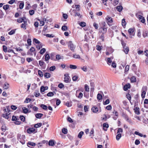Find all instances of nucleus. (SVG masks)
Segmentation results:
<instances>
[{"instance_id":"obj_1","label":"nucleus","mask_w":148,"mask_h":148,"mask_svg":"<svg viewBox=\"0 0 148 148\" xmlns=\"http://www.w3.org/2000/svg\"><path fill=\"white\" fill-rule=\"evenodd\" d=\"M68 43V47L69 49L73 52H75L76 46L73 44L71 41H69Z\"/></svg>"},{"instance_id":"obj_2","label":"nucleus","mask_w":148,"mask_h":148,"mask_svg":"<svg viewBox=\"0 0 148 148\" xmlns=\"http://www.w3.org/2000/svg\"><path fill=\"white\" fill-rule=\"evenodd\" d=\"M27 132L29 134H34L37 132V130L33 127H29L27 129Z\"/></svg>"},{"instance_id":"obj_3","label":"nucleus","mask_w":148,"mask_h":148,"mask_svg":"<svg viewBox=\"0 0 148 148\" xmlns=\"http://www.w3.org/2000/svg\"><path fill=\"white\" fill-rule=\"evenodd\" d=\"M106 19L108 25L109 26H110L111 25L110 24V23H112L113 21L112 18L109 16H107L106 18Z\"/></svg>"},{"instance_id":"obj_4","label":"nucleus","mask_w":148,"mask_h":148,"mask_svg":"<svg viewBox=\"0 0 148 148\" xmlns=\"http://www.w3.org/2000/svg\"><path fill=\"white\" fill-rule=\"evenodd\" d=\"M135 30L134 28H130L128 30V32L130 35L134 36L135 34Z\"/></svg>"},{"instance_id":"obj_5","label":"nucleus","mask_w":148,"mask_h":148,"mask_svg":"<svg viewBox=\"0 0 148 148\" xmlns=\"http://www.w3.org/2000/svg\"><path fill=\"white\" fill-rule=\"evenodd\" d=\"M92 110L94 113H96L98 111H99V112H101V109H100L99 110L97 107L95 106L92 108Z\"/></svg>"},{"instance_id":"obj_6","label":"nucleus","mask_w":148,"mask_h":148,"mask_svg":"<svg viewBox=\"0 0 148 148\" xmlns=\"http://www.w3.org/2000/svg\"><path fill=\"white\" fill-rule=\"evenodd\" d=\"M64 82L66 83H68L69 82L70 77H69L68 76V75L67 74H65L64 75Z\"/></svg>"},{"instance_id":"obj_7","label":"nucleus","mask_w":148,"mask_h":148,"mask_svg":"<svg viewBox=\"0 0 148 148\" xmlns=\"http://www.w3.org/2000/svg\"><path fill=\"white\" fill-rule=\"evenodd\" d=\"M27 21L26 18L25 17H22L19 18L17 20V21L19 23H21L22 22L23 23L24 21Z\"/></svg>"},{"instance_id":"obj_8","label":"nucleus","mask_w":148,"mask_h":148,"mask_svg":"<svg viewBox=\"0 0 148 148\" xmlns=\"http://www.w3.org/2000/svg\"><path fill=\"white\" fill-rule=\"evenodd\" d=\"M137 17L139 20L140 21V22L143 23H145V24H146L145 23V19L143 16L139 15Z\"/></svg>"},{"instance_id":"obj_9","label":"nucleus","mask_w":148,"mask_h":148,"mask_svg":"<svg viewBox=\"0 0 148 148\" xmlns=\"http://www.w3.org/2000/svg\"><path fill=\"white\" fill-rule=\"evenodd\" d=\"M99 32H101L102 34H104L106 32L107 29L104 27L101 28L99 29Z\"/></svg>"},{"instance_id":"obj_10","label":"nucleus","mask_w":148,"mask_h":148,"mask_svg":"<svg viewBox=\"0 0 148 148\" xmlns=\"http://www.w3.org/2000/svg\"><path fill=\"white\" fill-rule=\"evenodd\" d=\"M27 25V21H24L23 23H22L21 25V27L23 28L25 30L26 29V26Z\"/></svg>"},{"instance_id":"obj_11","label":"nucleus","mask_w":148,"mask_h":148,"mask_svg":"<svg viewBox=\"0 0 148 148\" xmlns=\"http://www.w3.org/2000/svg\"><path fill=\"white\" fill-rule=\"evenodd\" d=\"M130 84L129 83L125 84L124 87L123 89L125 91H126L128 89L130 88Z\"/></svg>"},{"instance_id":"obj_12","label":"nucleus","mask_w":148,"mask_h":148,"mask_svg":"<svg viewBox=\"0 0 148 148\" xmlns=\"http://www.w3.org/2000/svg\"><path fill=\"white\" fill-rule=\"evenodd\" d=\"M134 111L135 113L137 115L140 114L139 108L138 107H135L134 109Z\"/></svg>"},{"instance_id":"obj_13","label":"nucleus","mask_w":148,"mask_h":148,"mask_svg":"<svg viewBox=\"0 0 148 148\" xmlns=\"http://www.w3.org/2000/svg\"><path fill=\"white\" fill-rule=\"evenodd\" d=\"M134 134L136 135H138L140 137H143L144 138L146 137V135H143L142 134L139 133L137 131H135L134 132Z\"/></svg>"},{"instance_id":"obj_14","label":"nucleus","mask_w":148,"mask_h":148,"mask_svg":"<svg viewBox=\"0 0 148 148\" xmlns=\"http://www.w3.org/2000/svg\"><path fill=\"white\" fill-rule=\"evenodd\" d=\"M45 57V61H47L50 59V56L49 55L46 53L44 55Z\"/></svg>"},{"instance_id":"obj_15","label":"nucleus","mask_w":148,"mask_h":148,"mask_svg":"<svg viewBox=\"0 0 148 148\" xmlns=\"http://www.w3.org/2000/svg\"><path fill=\"white\" fill-rule=\"evenodd\" d=\"M123 51L126 54H127L129 51L128 47H127L125 48H123Z\"/></svg>"},{"instance_id":"obj_16","label":"nucleus","mask_w":148,"mask_h":148,"mask_svg":"<svg viewBox=\"0 0 148 148\" xmlns=\"http://www.w3.org/2000/svg\"><path fill=\"white\" fill-rule=\"evenodd\" d=\"M36 145V144L35 143L31 142H29L27 144V146L29 147H31V146H34Z\"/></svg>"},{"instance_id":"obj_17","label":"nucleus","mask_w":148,"mask_h":148,"mask_svg":"<svg viewBox=\"0 0 148 148\" xmlns=\"http://www.w3.org/2000/svg\"><path fill=\"white\" fill-rule=\"evenodd\" d=\"M43 115V114L42 113H37L35 114L36 117L38 119L40 118Z\"/></svg>"},{"instance_id":"obj_18","label":"nucleus","mask_w":148,"mask_h":148,"mask_svg":"<svg viewBox=\"0 0 148 148\" xmlns=\"http://www.w3.org/2000/svg\"><path fill=\"white\" fill-rule=\"evenodd\" d=\"M124 117L125 119L126 120L130 123H131L132 122L131 120L129 119L128 116L126 114L124 115Z\"/></svg>"},{"instance_id":"obj_19","label":"nucleus","mask_w":148,"mask_h":148,"mask_svg":"<svg viewBox=\"0 0 148 148\" xmlns=\"http://www.w3.org/2000/svg\"><path fill=\"white\" fill-rule=\"evenodd\" d=\"M50 59L54 61H56V59L55 58V56L53 53H51L50 54Z\"/></svg>"},{"instance_id":"obj_20","label":"nucleus","mask_w":148,"mask_h":148,"mask_svg":"<svg viewBox=\"0 0 148 148\" xmlns=\"http://www.w3.org/2000/svg\"><path fill=\"white\" fill-rule=\"evenodd\" d=\"M16 29H14L12 30L10 32L8 33V34L11 35L14 34L15 33Z\"/></svg>"},{"instance_id":"obj_21","label":"nucleus","mask_w":148,"mask_h":148,"mask_svg":"<svg viewBox=\"0 0 148 148\" xmlns=\"http://www.w3.org/2000/svg\"><path fill=\"white\" fill-rule=\"evenodd\" d=\"M48 88L46 86L45 87L44 86H41L40 88V92L41 93L44 92L46 90L45 88Z\"/></svg>"},{"instance_id":"obj_22","label":"nucleus","mask_w":148,"mask_h":148,"mask_svg":"<svg viewBox=\"0 0 148 148\" xmlns=\"http://www.w3.org/2000/svg\"><path fill=\"white\" fill-rule=\"evenodd\" d=\"M12 6L10 5H9L8 4H6V5H4L3 6V8L5 10H8L10 7H11Z\"/></svg>"},{"instance_id":"obj_23","label":"nucleus","mask_w":148,"mask_h":148,"mask_svg":"<svg viewBox=\"0 0 148 148\" xmlns=\"http://www.w3.org/2000/svg\"><path fill=\"white\" fill-rule=\"evenodd\" d=\"M42 123H40L35 124L34 125V127L35 128H38L42 126Z\"/></svg>"},{"instance_id":"obj_24","label":"nucleus","mask_w":148,"mask_h":148,"mask_svg":"<svg viewBox=\"0 0 148 148\" xmlns=\"http://www.w3.org/2000/svg\"><path fill=\"white\" fill-rule=\"evenodd\" d=\"M123 8L122 6L121 5L117 6L116 8L117 11L119 12H121Z\"/></svg>"},{"instance_id":"obj_25","label":"nucleus","mask_w":148,"mask_h":148,"mask_svg":"<svg viewBox=\"0 0 148 148\" xmlns=\"http://www.w3.org/2000/svg\"><path fill=\"white\" fill-rule=\"evenodd\" d=\"M9 114H8L7 113L5 112V113H4L3 114V116L4 118L6 119H8L9 118V117L8 116V115Z\"/></svg>"},{"instance_id":"obj_26","label":"nucleus","mask_w":148,"mask_h":148,"mask_svg":"<svg viewBox=\"0 0 148 148\" xmlns=\"http://www.w3.org/2000/svg\"><path fill=\"white\" fill-rule=\"evenodd\" d=\"M40 107L42 109L45 110H47L48 108L47 107L46 105H44L43 104H41L40 105Z\"/></svg>"},{"instance_id":"obj_27","label":"nucleus","mask_w":148,"mask_h":148,"mask_svg":"<svg viewBox=\"0 0 148 148\" xmlns=\"http://www.w3.org/2000/svg\"><path fill=\"white\" fill-rule=\"evenodd\" d=\"M44 76L46 78H48L50 77L51 75L49 73L47 72L45 73Z\"/></svg>"},{"instance_id":"obj_28","label":"nucleus","mask_w":148,"mask_h":148,"mask_svg":"<svg viewBox=\"0 0 148 148\" xmlns=\"http://www.w3.org/2000/svg\"><path fill=\"white\" fill-rule=\"evenodd\" d=\"M9 87V84L7 83H5L3 86V88L5 89H8Z\"/></svg>"},{"instance_id":"obj_29","label":"nucleus","mask_w":148,"mask_h":148,"mask_svg":"<svg viewBox=\"0 0 148 148\" xmlns=\"http://www.w3.org/2000/svg\"><path fill=\"white\" fill-rule=\"evenodd\" d=\"M97 98L98 100H100L102 98V96L100 94L98 93L97 96Z\"/></svg>"},{"instance_id":"obj_30","label":"nucleus","mask_w":148,"mask_h":148,"mask_svg":"<svg viewBox=\"0 0 148 148\" xmlns=\"http://www.w3.org/2000/svg\"><path fill=\"white\" fill-rule=\"evenodd\" d=\"M73 57L74 58L76 59H80V56L78 54L75 53L73 54Z\"/></svg>"},{"instance_id":"obj_31","label":"nucleus","mask_w":148,"mask_h":148,"mask_svg":"<svg viewBox=\"0 0 148 148\" xmlns=\"http://www.w3.org/2000/svg\"><path fill=\"white\" fill-rule=\"evenodd\" d=\"M22 109L23 110V112L24 113L26 114L28 112V109L27 108H26L25 107H23L22 108Z\"/></svg>"},{"instance_id":"obj_32","label":"nucleus","mask_w":148,"mask_h":148,"mask_svg":"<svg viewBox=\"0 0 148 148\" xmlns=\"http://www.w3.org/2000/svg\"><path fill=\"white\" fill-rule=\"evenodd\" d=\"M24 6V3L23 1H22V2L20 3L19 4V8L20 9H22Z\"/></svg>"},{"instance_id":"obj_33","label":"nucleus","mask_w":148,"mask_h":148,"mask_svg":"<svg viewBox=\"0 0 148 148\" xmlns=\"http://www.w3.org/2000/svg\"><path fill=\"white\" fill-rule=\"evenodd\" d=\"M131 81L132 82H135L136 81V77L134 76H133L131 78Z\"/></svg>"},{"instance_id":"obj_34","label":"nucleus","mask_w":148,"mask_h":148,"mask_svg":"<svg viewBox=\"0 0 148 148\" xmlns=\"http://www.w3.org/2000/svg\"><path fill=\"white\" fill-rule=\"evenodd\" d=\"M143 36L144 37H145L146 36H148V32L146 31L144 32L143 33Z\"/></svg>"},{"instance_id":"obj_35","label":"nucleus","mask_w":148,"mask_h":148,"mask_svg":"<svg viewBox=\"0 0 148 148\" xmlns=\"http://www.w3.org/2000/svg\"><path fill=\"white\" fill-rule=\"evenodd\" d=\"M84 133V132H82V131H81L80 132L79 134L78 135V137L79 138H81L83 135V134Z\"/></svg>"},{"instance_id":"obj_36","label":"nucleus","mask_w":148,"mask_h":148,"mask_svg":"<svg viewBox=\"0 0 148 148\" xmlns=\"http://www.w3.org/2000/svg\"><path fill=\"white\" fill-rule=\"evenodd\" d=\"M38 73L39 76L40 77H42L43 75L42 72L40 70L38 71Z\"/></svg>"},{"instance_id":"obj_37","label":"nucleus","mask_w":148,"mask_h":148,"mask_svg":"<svg viewBox=\"0 0 148 148\" xmlns=\"http://www.w3.org/2000/svg\"><path fill=\"white\" fill-rule=\"evenodd\" d=\"M85 89L86 91L89 92V88L87 84H85L84 85Z\"/></svg>"},{"instance_id":"obj_38","label":"nucleus","mask_w":148,"mask_h":148,"mask_svg":"<svg viewBox=\"0 0 148 148\" xmlns=\"http://www.w3.org/2000/svg\"><path fill=\"white\" fill-rule=\"evenodd\" d=\"M46 51V49L45 48L42 49L40 51V53L42 55L45 53Z\"/></svg>"},{"instance_id":"obj_39","label":"nucleus","mask_w":148,"mask_h":148,"mask_svg":"<svg viewBox=\"0 0 148 148\" xmlns=\"http://www.w3.org/2000/svg\"><path fill=\"white\" fill-rule=\"evenodd\" d=\"M79 25L81 26L84 27L86 26V23L84 22H81L80 23Z\"/></svg>"},{"instance_id":"obj_40","label":"nucleus","mask_w":148,"mask_h":148,"mask_svg":"<svg viewBox=\"0 0 148 148\" xmlns=\"http://www.w3.org/2000/svg\"><path fill=\"white\" fill-rule=\"evenodd\" d=\"M62 132L65 134H66L67 133V130L65 128H62Z\"/></svg>"},{"instance_id":"obj_41","label":"nucleus","mask_w":148,"mask_h":148,"mask_svg":"<svg viewBox=\"0 0 148 148\" xmlns=\"http://www.w3.org/2000/svg\"><path fill=\"white\" fill-rule=\"evenodd\" d=\"M68 28L66 26L63 25L62 27V29L64 31H65L67 30Z\"/></svg>"},{"instance_id":"obj_42","label":"nucleus","mask_w":148,"mask_h":148,"mask_svg":"<svg viewBox=\"0 0 148 148\" xmlns=\"http://www.w3.org/2000/svg\"><path fill=\"white\" fill-rule=\"evenodd\" d=\"M54 94L53 92H49L47 94V96L48 97H52L54 95Z\"/></svg>"},{"instance_id":"obj_43","label":"nucleus","mask_w":148,"mask_h":148,"mask_svg":"<svg viewBox=\"0 0 148 148\" xmlns=\"http://www.w3.org/2000/svg\"><path fill=\"white\" fill-rule=\"evenodd\" d=\"M69 67L70 69H76L77 68V66L71 64L70 65Z\"/></svg>"},{"instance_id":"obj_44","label":"nucleus","mask_w":148,"mask_h":148,"mask_svg":"<svg viewBox=\"0 0 148 148\" xmlns=\"http://www.w3.org/2000/svg\"><path fill=\"white\" fill-rule=\"evenodd\" d=\"M94 133V130L93 129H92L90 131V136H91V138H92V136H93V134Z\"/></svg>"},{"instance_id":"obj_45","label":"nucleus","mask_w":148,"mask_h":148,"mask_svg":"<svg viewBox=\"0 0 148 148\" xmlns=\"http://www.w3.org/2000/svg\"><path fill=\"white\" fill-rule=\"evenodd\" d=\"M112 62V61L110 59V58H108L107 63L109 65H110Z\"/></svg>"},{"instance_id":"obj_46","label":"nucleus","mask_w":148,"mask_h":148,"mask_svg":"<svg viewBox=\"0 0 148 148\" xmlns=\"http://www.w3.org/2000/svg\"><path fill=\"white\" fill-rule=\"evenodd\" d=\"M126 22L125 21V19L123 18L122 20V25L123 26H125L126 25Z\"/></svg>"},{"instance_id":"obj_47","label":"nucleus","mask_w":148,"mask_h":148,"mask_svg":"<svg viewBox=\"0 0 148 148\" xmlns=\"http://www.w3.org/2000/svg\"><path fill=\"white\" fill-rule=\"evenodd\" d=\"M34 95L36 97H37L40 95V94L38 91H36L34 92Z\"/></svg>"},{"instance_id":"obj_48","label":"nucleus","mask_w":148,"mask_h":148,"mask_svg":"<svg viewBox=\"0 0 148 148\" xmlns=\"http://www.w3.org/2000/svg\"><path fill=\"white\" fill-rule=\"evenodd\" d=\"M19 118L21 121H23V122L25 121V118L23 116L21 115L20 116Z\"/></svg>"},{"instance_id":"obj_49","label":"nucleus","mask_w":148,"mask_h":148,"mask_svg":"<svg viewBox=\"0 0 148 148\" xmlns=\"http://www.w3.org/2000/svg\"><path fill=\"white\" fill-rule=\"evenodd\" d=\"M56 69V67L53 66H51L49 68V70L50 71H53Z\"/></svg>"},{"instance_id":"obj_50","label":"nucleus","mask_w":148,"mask_h":148,"mask_svg":"<svg viewBox=\"0 0 148 148\" xmlns=\"http://www.w3.org/2000/svg\"><path fill=\"white\" fill-rule=\"evenodd\" d=\"M54 144V142L53 140H50L49 142V145L50 146H52Z\"/></svg>"},{"instance_id":"obj_51","label":"nucleus","mask_w":148,"mask_h":148,"mask_svg":"<svg viewBox=\"0 0 148 148\" xmlns=\"http://www.w3.org/2000/svg\"><path fill=\"white\" fill-rule=\"evenodd\" d=\"M62 58V56L59 54H57L56 56V60H60Z\"/></svg>"},{"instance_id":"obj_52","label":"nucleus","mask_w":148,"mask_h":148,"mask_svg":"<svg viewBox=\"0 0 148 148\" xmlns=\"http://www.w3.org/2000/svg\"><path fill=\"white\" fill-rule=\"evenodd\" d=\"M81 69L85 72H86L87 71V66H84L83 67H81Z\"/></svg>"},{"instance_id":"obj_53","label":"nucleus","mask_w":148,"mask_h":148,"mask_svg":"<svg viewBox=\"0 0 148 148\" xmlns=\"http://www.w3.org/2000/svg\"><path fill=\"white\" fill-rule=\"evenodd\" d=\"M33 41V42L36 44H39L40 43V42L36 38H34Z\"/></svg>"},{"instance_id":"obj_54","label":"nucleus","mask_w":148,"mask_h":148,"mask_svg":"<svg viewBox=\"0 0 148 148\" xmlns=\"http://www.w3.org/2000/svg\"><path fill=\"white\" fill-rule=\"evenodd\" d=\"M126 96L128 99L130 101L131 99V97L129 93H128L127 94Z\"/></svg>"},{"instance_id":"obj_55","label":"nucleus","mask_w":148,"mask_h":148,"mask_svg":"<svg viewBox=\"0 0 148 148\" xmlns=\"http://www.w3.org/2000/svg\"><path fill=\"white\" fill-rule=\"evenodd\" d=\"M78 78V76L75 75L73 77L72 79L73 81H76L77 79Z\"/></svg>"},{"instance_id":"obj_56","label":"nucleus","mask_w":148,"mask_h":148,"mask_svg":"<svg viewBox=\"0 0 148 148\" xmlns=\"http://www.w3.org/2000/svg\"><path fill=\"white\" fill-rule=\"evenodd\" d=\"M1 129L2 131L5 132L6 130V127L4 125H3L1 127Z\"/></svg>"},{"instance_id":"obj_57","label":"nucleus","mask_w":148,"mask_h":148,"mask_svg":"<svg viewBox=\"0 0 148 148\" xmlns=\"http://www.w3.org/2000/svg\"><path fill=\"white\" fill-rule=\"evenodd\" d=\"M39 63L40 66H42L44 64H45V63L42 61L40 60L39 61Z\"/></svg>"},{"instance_id":"obj_58","label":"nucleus","mask_w":148,"mask_h":148,"mask_svg":"<svg viewBox=\"0 0 148 148\" xmlns=\"http://www.w3.org/2000/svg\"><path fill=\"white\" fill-rule=\"evenodd\" d=\"M61 101L59 99H57L56 100V105L58 106L61 103Z\"/></svg>"},{"instance_id":"obj_59","label":"nucleus","mask_w":148,"mask_h":148,"mask_svg":"<svg viewBox=\"0 0 148 148\" xmlns=\"http://www.w3.org/2000/svg\"><path fill=\"white\" fill-rule=\"evenodd\" d=\"M96 49L98 51H101L102 49L101 47L99 45H97L96 46Z\"/></svg>"},{"instance_id":"obj_60","label":"nucleus","mask_w":148,"mask_h":148,"mask_svg":"<svg viewBox=\"0 0 148 148\" xmlns=\"http://www.w3.org/2000/svg\"><path fill=\"white\" fill-rule=\"evenodd\" d=\"M110 103V101L109 99H107L104 102H103V104L104 105H107Z\"/></svg>"},{"instance_id":"obj_61","label":"nucleus","mask_w":148,"mask_h":148,"mask_svg":"<svg viewBox=\"0 0 148 148\" xmlns=\"http://www.w3.org/2000/svg\"><path fill=\"white\" fill-rule=\"evenodd\" d=\"M31 40L30 38H28L27 40V43L29 46L31 45Z\"/></svg>"},{"instance_id":"obj_62","label":"nucleus","mask_w":148,"mask_h":148,"mask_svg":"<svg viewBox=\"0 0 148 148\" xmlns=\"http://www.w3.org/2000/svg\"><path fill=\"white\" fill-rule=\"evenodd\" d=\"M34 13V11L33 10H30L29 11V13L31 15H32Z\"/></svg>"},{"instance_id":"obj_63","label":"nucleus","mask_w":148,"mask_h":148,"mask_svg":"<svg viewBox=\"0 0 148 148\" xmlns=\"http://www.w3.org/2000/svg\"><path fill=\"white\" fill-rule=\"evenodd\" d=\"M3 51L5 52H7V48L6 47V46L5 45H3Z\"/></svg>"},{"instance_id":"obj_64","label":"nucleus","mask_w":148,"mask_h":148,"mask_svg":"<svg viewBox=\"0 0 148 148\" xmlns=\"http://www.w3.org/2000/svg\"><path fill=\"white\" fill-rule=\"evenodd\" d=\"M93 26L95 27V29H98L99 26L98 24L95 23H93Z\"/></svg>"}]
</instances>
